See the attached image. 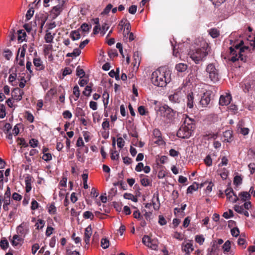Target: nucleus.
Wrapping results in <instances>:
<instances>
[{"mask_svg":"<svg viewBox=\"0 0 255 255\" xmlns=\"http://www.w3.org/2000/svg\"><path fill=\"white\" fill-rule=\"evenodd\" d=\"M208 44L204 40L200 41L199 47L191 49L188 55L196 64L204 61L208 54Z\"/></svg>","mask_w":255,"mask_h":255,"instance_id":"f257e3e1","label":"nucleus"},{"mask_svg":"<svg viewBox=\"0 0 255 255\" xmlns=\"http://www.w3.org/2000/svg\"><path fill=\"white\" fill-rule=\"evenodd\" d=\"M169 71L163 69H157L154 71L151 75V81L152 84L158 87H165L170 82Z\"/></svg>","mask_w":255,"mask_h":255,"instance_id":"f03ea898","label":"nucleus"},{"mask_svg":"<svg viewBox=\"0 0 255 255\" xmlns=\"http://www.w3.org/2000/svg\"><path fill=\"white\" fill-rule=\"evenodd\" d=\"M183 124L178 129L177 135L182 138L189 137L195 128V121L187 116H185Z\"/></svg>","mask_w":255,"mask_h":255,"instance_id":"7ed1b4c3","label":"nucleus"},{"mask_svg":"<svg viewBox=\"0 0 255 255\" xmlns=\"http://www.w3.org/2000/svg\"><path fill=\"white\" fill-rule=\"evenodd\" d=\"M243 44V41L241 40L239 44L235 46V48H233L232 47L230 48L231 54L230 60L232 62H235L239 60L243 62L246 61V57L242 54V52H243L245 50L248 49L249 47L245 46H242Z\"/></svg>","mask_w":255,"mask_h":255,"instance_id":"20e7f679","label":"nucleus"},{"mask_svg":"<svg viewBox=\"0 0 255 255\" xmlns=\"http://www.w3.org/2000/svg\"><path fill=\"white\" fill-rule=\"evenodd\" d=\"M155 110L158 116L164 120H171L175 115V112L167 105L157 106Z\"/></svg>","mask_w":255,"mask_h":255,"instance_id":"39448f33","label":"nucleus"},{"mask_svg":"<svg viewBox=\"0 0 255 255\" xmlns=\"http://www.w3.org/2000/svg\"><path fill=\"white\" fill-rule=\"evenodd\" d=\"M206 72L209 75V78L213 83H216L220 79V75L218 69L212 64L207 65L206 69Z\"/></svg>","mask_w":255,"mask_h":255,"instance_id":"423d86ee","label":"nucleus"},{"mask_svg":"<svg viewBox=\"0 0 255 255\" xmlns=\"http://www.w3.org/2000/svg\"><path fill=\"white\" fill-rule=\"evenodd\" d=\"M142 243L147 247L153 250H157L159 242L157 239H152L148 236H144L142 240Z\"/></svg>","mask_w":255,"mask_h":255,"instance_id":"0eeeda50","label":"nucleus"},{"mask_svg":"<svg viewBox=\"0 0 255 255\" xmlns=\"http://www.w3.org/2000/svg\"><path fill=\"white\" fill-rule=\"evenodd\" d=\"M211 101V92L206 91L204 92L201 96L200 104L202 107H207Z\"/></svg>","mask_w":255,"mask_h":255,"instance_id":"6e6552de","label":"nucleus"},{"mask_svg":"<svg viewBox=\"0 0 255 255\" xmlns=\"http://www.w3.org/2000/svg\"><path fill=\"white\" fill-rule=\"evenodd\" d=\"M58 4L54 6L51 9V12L54 15V17L58 16L62 11L65 3L64 0H58Z\"/></svg>","mask_w":255,"mask_h":255,"instance_id":"1a4fd4ad","label":"nucleus"},{"mask_svg":"<svg viewBox=\"0 0 255 255\" xmlns=\"http://www.w3.org/2000/svg\"><path fill=\"white\" fill-rule=\"evenodd\" d=\"M225 193L227 200L232 203H235L239 200V197L235 194L233 189L231 188H228L226 189Z\"/></svg>","mask_w":255,"mask_h":255,"instance_id":"9d476101","label":"nucleus"},{"mask_svg":"<svg viewBox=\"0 0 255 255\" xmlns=\"http://www.w3.org/2000/svg\"><path fill=\"white\" fill-rule=\"evenodd\" d=\"M28 226L27 223L24 222L22 223L16 228L17 234L21 237H23V238L25 237V235L28 232Z\"/></svg>","mask_w":255,"mask_h":255,"instance_id":"9b49d317","label":"nucleus"},{"mask_svg":"<svg viewBox=\"0 0 255 255\" xmlns=\"http://www.w3.org/2000/svg\"><path fill=\"white\" fill-rule=\"evenodd\" d=\"M168 98L173 103H180L183 100V96L181 92H177L169 95Z\"/></svg>","mask_w":255,"mask_h":255,"instance_id":"f8f14e48","label":"nucleus"},{"mask_svg":"<svg viewBox=\"0 0 255 255\" xmlns=\"http://www.w3.org/2000/svg\"><path fill=\"white\" fill-rule=\"evenodd\" d=\"M232 100L231 95L230 94H226V95H221L219 100V104L221 106L229 105Z\"/></svg>","mask_w":255,"mask_h":255,"instance_id":"ddd939ff","label":"nucleus"},{"mask_svg":"<svg viewBox=\"0 0 255 255\" xmlns=\"http://www.w3.org/2000/svg\"><path fill=\"white\" fill-rule=\"evenodd\" d=\"M33 62L37 70L42 71L44 69L45 66L43 64V62L40 58H34L33 60Z\"/></svg>","mask_w":255,"mask_h":255,"instance_id":"4468645a","label":"nucleus"},{"mask_svg":"<svg viewBox=\"0 0 255 255\" xmlns=\"http://www.w3.org/2000/svg\"><path fill=\"white\" fill-rule=\"evenodd\" d=\"M92 234V229L91 225L88 226L86 229L84 233V241L86 244L90 243V239Z\"/></svg>","mask_w":255,"mask_h":255,"instance_id":"2eb2a0df","label":"nucleus"},{"mask_svg":"<svg viewBox=\"0 0 255 255\" xmlns=\"http://www.w3.org/2000/svg\"><path fill=\"white\" fill-rule=\"evenodd\" d=\"M55 35V33H52L48 30H46V33L44 37V39L46 43H51L53 42Z\"/></svg>","mask_w":255,"mask_h":255,"instance_id":"dca6fc26","label":"nucleus"},{"mask_svg":"<svg viewBox=\"0 0 255 255\" xmlns=\"http://www.w3.org/2000/svg\"><path fill=\"white\" fill-rule=\"evenodd\" d=\"M32 177L30 175H27L25 177V191L27 193L29 192L31 190Z\"/></svg>","mask_w":255,"mask_h":255,"instance_id":"f3484780","label":"nucleus"},{"mask_svg":"<svg viewBox=\"0 0 255 255\" xmlns=\"http://www.w3.org/2000/svg\"><path fill=\"white\" fill-rule=\"evenodd\" d=\"M253 85V83L251 84L250 80L246 79L242 84V87L244 91L246 93L249 92L250 89L254 87V86L252 87Z\"/></svg>","mask_w":255,"mask_h":255,"instance_id":"a211bd4d","label":"nucleus"},{"mask_svg":"<svg viewBox=\"0 0 255 255\" xmlns=\"http://www.w3.org/2000/svg\"><path fill=\"white\" fill-rule=\"evenodd\" d=\"M187 107L192 109L194 106V96L193 92L189 93L187 96Z\"/></svg>","mask_w":255,"mask_h":255,"instance_id":"6ab92c4d","label":"nucleus"},{"mask_svg":"<svg viewBox=\"0 0 255 255\" xmlns=\"http://www.w3.org/2000/svg\"><path fill=\"white\" fill-rule=\"evenodd\" d=\"M13 93V96L15 100L16 101H20L22 99V96L23 94V91H21L19 89H14Z\"/></svg>","mask_w":255,"mask_h":255,"instance_id":"aec40b11","label":"nucleus"},{"mask_svg":"<svg viewBox=\"0 0 255 255\" xmlns=\"http://www.w3.org/2000/svg\"><path fill=\"white\" fill-rule=\"evenodd\" d=\"M23 240V237L16 234L14 235L12 237V240L11 241V243L12 246H16L18 245L19 243Z\"/></svg>","mask_w":255,"mask_h":255,"instance_id":"412c9836","label":"nucleus"},{"mask_svg":"<svg viewBox=\"0 0 255 255\" xmlns=\"http://www.w3.org/2000/svg\"><path fill=\"white\" fill-rule=\"evenodd\" d=\"M239 196L243 202H246L251 198V194L248 192H242L239 194Z\"/></svg>","mask_w":255,"mask_h":255,"instance_id":"4be33fe9","label":"nucleus"},{"mask_svg":"<svg viewBox=\"0 0 255 255\" xmlns=\"http://www.w3.org/2000/svg\"><path fill=\"white\" fill-rule=\"evenodd\" d=\"M224 140L227 142H231L233 139L232 131L230 130L225 131L223 133Z\"/></svg>","mask_w":255,"mask_h":255,"instance_id":"5701e85b","label":"nucleus"},{"mask_svg":"<svg viewBox=\"0 0 255 255\" xmlns=\"http://www.w3.org/2000/svg\"><path fill=\"white\" fill-rule=\"evenodd\" d=\"M176 70L179 72H184L187 69V65L184 63H179L175 66Z\"/></svg>","mask_w":255,"mask_h":255,"instance_id":"b1692460","label":"nucleus"},{"mask_svg":"<svg viewBox=\"0 0 255 255\" xmlns=\"http://www.w3.org/2000/svg\"><path fill=\"white\" fill-rule=\"evenodd\" d=\"M140 176L143 177V178L140 179V183L142 186L146 187L150 185L151 182L147 177H145L144 175H141Z\"/></svg>","mask_w":255,"mask_h":255,"instance_id":"393cba45","label":"nucleus"},{"mask_svg":"<svg viewBox=\"0 0 255 255\" xmlns=\"http://www.w3.org/2000/svg\"><path fill=\"white\" fill-rule=\"evenodd\" d=\"M183 250L186 254H189L193 250L192 244L190 243H187L184 246Z\"/></svg>","mask_w":255,"mask_h":255,"instance_id":"a878e982","label":"nucleus"},{"mask_svg":"<svg viewBox=\"0 0 255 255\" xmlns=\"http://www.w3.org/2000/svg\"><path fill=\"white\" fill-rule=\"evenodd\" d=\"M70 37L73 40H76L79 39L81 37V35L79 31L74 30L71 32Z\"/></svg>","mask_w":255,"mask_h":255,"instance_id":"bb28decb","label":"nucleus"},{"mask_svg":"<svg viewBox=\"0 0 255 255\" xmlns=\"http://www.w3.org/2000/svg\"><path fill=\"white\" fill-rule=\"evenodd\" d=\"M124 197L126 199L131 200V201H132L134 202H137V198L135 196H134L133 195H132V194H130V193H125L124 194Z\"/></svg>","mask_w":255,"mask_h":255,"instance_id":"cd10ccee","label":"nucleus"},{"mask_svg":"<svg viewBox=\"0 0 255 255\" xmlns=\"http://www.w3.org/2000/svg\"><path fill=\"white\" fill-rule=\"evenodd\" d=\"M209 34L212 37L215 38L220 35V32L216 28H212L209 30Z\"/></svg>","mask_w":255,"mask_h":255,"instance_id":"c85d7f7f","label":"nucleus"},{"mask_svg":"<svg viewBox=\"0 0 255 255\" xmlns=\"http://www.w3.org/2000/svg\"><path fill=\"white\" fill-rule=\"evenodd\" d=\"M198 189V184H194L189 186L187 190V193H192L193 191H196Z\"/></svg>","mask_w":255,"mask_h":255,"instance_id":"c756f323","label":"nucleus"},{"mask_svg":"<svg viewBox=\"0 0 255 255\" xmlns=\"http://www.w3.org/2000/svg\"><path fill=\"white\" fill-rule=\"evenodd\" d=\"M43 52L45 55H48L49 52L52 50L53 46L51 44L44 45Z\"/></svg>","mask_w":255,"mask_h":255,"instance_id":"7c9ffc66","label":"nucleus"},{"mask_svg":"<svg viewBox=\"0 0 255 255\" xmlns=\"http://www.w3.org/2000/svg\"><path fill=\"white\" fill-rule=\"evenodd\" d=\"M0 246L2 249L5 250L8 247V242L5 239L3 238L1 240L0 242Z\"/></svg>","mask_w":255,"mask_h":255,"instance_id":"2f4dec72","label":"nucleus"},{"mask_svg":"<svg viewBox=\"0 0 255 255\" xmlns=\"http://www.w3.org/2000/svg\"><path fill=\"white\" fill-rule=\"evenodd\" d=\"M26 36V33L23 30H19L18 31V40L22 41L25 37Z\"/></svg>","mask_w":255,"mask_h":255,"instance_id":"473e14b6","label":"nucleus"},{"mask_svg":"<svg viewBox=\"0 0 255 255\" xmlns=\"http://www.w3.org/2000/svg\"><path fill=\"white\" fill-rule=\"evenodd\" d=\"M131 29V26L130 23L128 21L125 24V29H124V35L125 37L126 36V34H128Z\"/></svg>","mask_w":255,"mask_h":255,"instance_id":"72a5a7b5","label":"nucleus"},{"mask_svg":"<svg viewBox=\"0 0 255 255\" xmlns=\"http://www.w3.org/2000/svg\"><path fill=\"white\" fill-rule=\"evenodd\" d=\"M195 241L200 244V245H203L205 238L203 235H196L195 239Z\"/></svg>","mask_w":255,"mask_h":255,"instance_id":"f704fd0d","label":"nucleus"},{"mask_svg":"<svg viewBox=\"0 0 255 255\" xmlns=\"http://www.w3.org/2000/svg\"><path fill=\"white\" fill-rule=\"evenodd\" d=\"M5 108L4 105L0 104V118L2 119L5 116Z\"/></svg>","mask_w":255,"mask_h":255,"instance_id":"c9c22d12","label":"nucleus"},{"mask_svg":"<svg viewBox=\"0 0 255 255\" xmlns=\"http://www.w3.org/2000/svg\"><path fill=\"white\" fill-rule=\"evenodd\" d=\"M83 217L86 219H90L93 220L94 218L93 214L90 211H86L83 214Z\"/></svg>","mask_w":255,"mask_h":255,"instance_id":"e433bc0d","label":"nucleus"},{"mask_svg":"<svg viewBox=\"0 0 255 255\" xmlns=\"http://www.w3.org/2000/svg\"><path fill=\"white\" fill-rule=\"evenodd\" d=\"M45 225V221L41 219H39L37 220V223L35 224V226L36 227L37 229H41L43 228Z\"/></svg>","mask_w":255,"mask_h":255,"instance_id":"4c0bfd02","label":"nucleus"},{"mask_svg":"<svg viewBox=\"0 0 255 255\" xmlns=\"http://www.w3.org/2000/svg\"><path fill=\"white\" fill-rule=\"evenodd\" d=\"M76 75L82 78L85 75V72L83 69H81L79 66L76 68Z\"/></svg>","mask_w":255,"mask_h":255,"instance_id":"58836bf2","label":"nucleus"},{"mask_svg":"<svg viewBox=\"0 0 255 255\" xmlns=\"http://www.w3.org/2000/svg\"><path fill=\"white\" fill-rule=\"evenodd\" d=\"M92 92V86L90 85H87L85 88V90L83 92V94L86 96H89Z\"/></svg>","mask_w":255,"mask_h":255,"instance_id":"ea45409f","label":"nucleus"},{"mask_svg":"<svg viewBox=\"0 0 255 255\" xmlns=\"http://www.w3.org/2000/svg\"><path fill=\"white\" fill-rule=\"evenodd\" d=\"M234 208L236 212H237V213L241 214H242L243 213V212H244V211L245 210L243 207V206H242V205L239 206V205H236L234 206Z\"/></svg>","mask_w":255,"mask_h":255,"instance_id":"a19ab883","label":"nucleus"},{"mask_svg":"<svg viewBox=\"0 0 255 255\" xmlns=\"http://www.w3.org/2000/svg\"><path fill=\"white\" fill-rule=\"evenodd\" d=\"M234 208L236 212H237V213L241 214H242L243 213V212H244V211L245 210L243 207V206H242V205L239 206V205H236L234 206Z\"/></svg>","mask_w":255,"mask_h":255,"instance_id":"79ce46f5","label":"nucleus"},{"mask_svg":"<svg viewBox=\"0 0 255 255\" xmlns=\"http://www.w3.org/2000/svg\"><path fill=\"white\" fill-rule=\"evenodd\" d=\"M101 247L106 249L109 247V241L107 239H102L101 240Z\"/></svg>","mask_w":255,"mask_h":255,"instance_id":"37998d69","label":"nucleus"},{"mask_svg":"<svg viewBox=\"0 0 255 255\" xmlns=\"http://www.w3.org/2000/svg\"><path fill=\"white\" fill-rule=\"evenodd\" d=\"M48 213L50 214H55L56 213V208L54 204H51L48 207Z\"/></svg>","mask_w":255,"mask_h":255,"instance_id":"c03bdc74","label":"nucleus"},{"mask_svg":"<svg viewBox=\"0 0 255 255\" xmlns=\"http://www.w3.org/2000/svg\"><path fill=\"white\" fill-rule=\"evenodd\" d=\"M233 211L231 209H229L228 212H224L223 215V216L226 219H229L231 217H233Z\"/></svg>","mask_w":255,"mask_h":255,"instance_id":"a18cd8bd","label":"nucleus"},{"mask_svg":"<svg viewBox=\"0 0 255 255\" xmlns=\"http://www.w3.org/2000/svg\"><path fill=\"white\" fill-rule=\"evenodd\" d=\"M109 27L110 26H109V24L106 22H104L102 24L101 29V33H102L103 35H104L105 34L106 31L108 30V29L109 28Z\"/></svg>","mask_w":255,"mask_h":255,"instance_id":"49530a36","label":"nucleus"},{"mask_svg":"<svg viewBox=\"0 0 255 255\" xmlns=\"http://www.w3.org/2000/svg\"><path fill=\"white\" fill-rule=\"evenodd\" d=\"M117 141L118 147L122 148L124 146L125 142L122 137H118Z\"/></svg>","mask_w":255,"mask_h":255,"instance_id":"de8ad7c7","label":"nucleus"},{"mask_svg":"<svg viewBox=\"0 0 255 255\" xmlns=\"http://www.w3.org/2000/svg\"><path fill=\"white\" fill-rule=\"evenodd\" d=\"M138 112L140 115H146L148 113L145 107L143 106H140L138 108Z\"/></svg>","mask_w":255,"mask_h":255,"instance_id":"09e8293b","label":"nucleus"},{"mask_svg":"<svg viewBox=\"0 0 255 255\" xmlns=\"http://www.w3.org/2000/svg\"><path fill=\"white\" fill-rule=\"evenodd\" d=\"M113 5L112 4H108L106 7L104 8L103 11L102 12V14H108L111 9L112 8Z\"/></svg>","mask_w":255,"mask_h":255,"instance_id":"8fccbe9b","label":"nucleus"},{"mask_svg":"<svg viewBox=\"0 0 255 255\" xmlns=\"http://www.w3.org/2000/svg\"><path fill=\"white\" fill-rule=\"evenodd\" d=\"M73 94L76 97L75 100H77L80 96L79 88L77 85L75 86L73 88Z\"/></svg>","mask_w":255,"mask_h":255,"instance_id":"3c124183","label":"nucleus"},{"mask_svg":"<svg viewBox=\"0 0 255 255\" xmlns=\"http://www.w3.org/2000/svg\"><path fill=\"white\" fill-rule=\"evenodd\" d=\"M34 13V10L32 8L29 9L26 14V19L27 20H29L31 17L33 16Z\"/></svg>","mask_w":255,"mask_h":255,"instance_id":"603ef678","label":"nucleus"},{"mask_svg":"<svg viewBox=\"0 0 255 255\" xmlns=\"http://www.w3.org/2000/svg\"><path fill=\"white\" fill-rule=\"evenodd\" d=\"M220 175L223 180H225L228 177V172L226 169H224L222 171L220 172Z\"/></svg>","mask_w":255,"mask_h":255,"instance_id":"864d4df0","label":"nucleus"},{"mask_svg":"<svg viewBox=\"0 0 255 255\" xmlns=\"http://www.w3.org/2000/svg\"><path fill=\"white\" fill-rule=\"evenodd\" d=\"M38 140L34 139V138L31 139L29 142V144L30 146L33 148L37 147L38 145Z\"/></svg>","mask_w":255,"mask_h":255,"instance_id":"5fc2aeb1","label":"nucleus"},{"mask_svg":"<svg viewBox=\"0 0 255 255\" xmlns=\"http://www.w3.org/2000/svg\"><path fill=\"white\" fill-rule=\"evenodd\" d=\"M111 157L112 160H117L119 157V153L116 150H112Z\"/></svg>","mask_w":255,"mask_h":255,"instance_id":"6e6d98bb","label":"nucleus"},{"mask_svg":"<svg viewBox=\"0 0 255 255\" xmlns=\"http://www.w3.org/2000/svg\"><path fill=\"white\" fill-rule=\"evenodd\" d=\"M204 162L205 163V164L208 166H210L212 165V160L211 158V156L208 155H207L205 159H204Z\"/></svg>","mask_w":255,"mask_h":255,"instance_id":"4d7b16f0","label":"nucleus"},{"mask_svg":"<svg viewBox=\"0 0 255 255\" xmlns=\"http://www.w3.org/2000/svg\"><path fill=\"white\" fill-rule=\"evenodd\" d=\"M238 131L241 133L243 135H246L249 133V129L246 128H238Z\"/></svg>","mask_w":255,"mask_h":255,"instance_id":"13d9d810","label":"nucleus"},{"mask_svg":"<svg viewBox=\"0 0 255 255\" xmlns=\"http://www.w3.org/2000/svg\"><path fill=\"white\" fill-rule=\"evenodd\" d=\"M102 127L103 129L105 130H106L107 129L109 128L110 123L108 119H104V121L103 122L102 124Z\"/></svg>","mask_w":255,"mask_h":255,"instance_id":"bf43d9fd","label":"nucleus"},{"mask_svg":"<svg viewBox=\"0 0 255 255\" xmlns=\"http://www.w3.org/2000/svg\"><path fill=\"white\" fill-rule=\"evenodd\" d=\"M231 232L232 235L235 237H238L240 234V231L238 228H233L231 230Z\"/></svg>","mask_w":255,"mask_h":255,"instance_id":"052dcab7","label":"nucleus"},{"mask_svg":"<svg viewBox=\"0 0 255 255\" xmlns=\"http://www.w3.org/2000/svg\"><path fill=\"white\" fill-rule=\"evenodd\" d=\"M156 140L154 141V143L158 145H163L165 144V142L163 140L161 136L159 138H156Z\"/></svg>","mask_w":255,"mask_h":255,"instance_id":"680f3d73","label":"nucleus"},{"mask_svg":"<svg viewBox=\"0 0 255 255\" xmlns=\"http://www.w3.org/2000/svg\"><path fill=\"white\" fill-rule=\"evenodd\" d=\"M42 159L47 162L49 161L52 159V155L49 153H44L42 156Z\"/></svg>","mask_w":255,"mask_h":255,"instance_id":"e2e57ef3","label":"nucleus"},{"mask_svg":"<svg viewBox=\"0 0 255 255\" xmlns=\"http://www.w3.org/2000/svg\"><path fill=\"white\" fill-rule=\"evenodd\" d=\"M242 179L239 176H236L234 179V184L239 185L242 183Z\"/></svg>","mask_w":255,"mask_h":255,"instance_id":"0e129e2a","label":"nucleus"},{"mask_svg":"<svg viewBox=\"0 0 255 255\" xmlns=\"http://www.w3.org/2000/svg\"><path fill=\"white\" fill-rule=\"evenodd\" d=\"M228 163V159L226 156H223L221 159V162L219 164V166H226Z\"/></svg>","mask_w":255,"mask_h":255,"instance_id":"69168bd1","label":"nucleus"},{"mask_svg":"<svg viewBox=\"0 0 255 255\" xmlns=\"http://www.w3.org/2000/svg\"><path fill=\"white\" fill-rule=\"evenodd\" d=\"M137 10V6L135 5H132L128 8V12L130 14H134Z\"/></svg>","mask_w":255,"mask_h":255,"instance_id":"338daca9","label":"nucleus"},{"mask_svg":"<svg viewBox=\"0 0 255 255\" xmlns=\"http://www.w3.org/2000/svg\"><path fill=\"white\" fill-rule=\"evenodd\" d=\"M153 135L154 138H159L161 136V133L158 129L155 128L153 130Z\"/></svg>","mask_w":255,"mask_h":255,"instance_id":"774afa93","label":"nucleus"}]
</instances>
